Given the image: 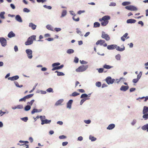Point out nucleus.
Returning <instances> with one entry per match:
<instances>
[{
  "label": "nucleus",
  "mask_w": 148,
  "mask_h": 148,
  "mask_svg": "<svg viewBox=\"0 0 148 148\" xmlns=\"http://www.w3.org/2000/svg\"><path fill=\"white\" fill-rule=\"evenodd\" d=\"M89 139L91 141H94L96 140L97 138L94 136L90 135L89 136Z\"/></svg>",
  "instance_id": "obj_33"
},
{
  "label": "nucleus",
  "mask_w": 148,
  "mask_h": 148,
  "mask_svg": "<svg viewBox=\"0 0 148 148\" xmlns=\"http://www.w3.org/2000/svg\"><path fill=\"white\" fill-rule=\"evenodd\" d=\"M103 67L104 69H108L113 68V66L109 65H107L106 64H105L103 66Z\"/></svg>",
  "instance_id": "obj_28"
},
{
  "label": "nucleus",
  "mask_w": 148,
  "mask_h": 148,
  "mask_svg": "<svg viewBox=\"0 0 148 148\" xmlns=\"http://www.w3.org/2000/svg\"><path fill=\"white\" fill-rule=\"evenodd\" d=\"M19 78V77L18 75H16L13 76L12 77H9L8 78V79L12 81L16 80Z\"/></svg>",
  "instance_id": "obj_13"
},
{
  "label": "nucleus",
  "mask_w": 148,
  "mask_h": 148,
  "mask_svg": "<svg viewBox=\"0 0 148 148\" xmlns=\"http://www.w3.org/2000/svg\"><path fill=\"white\" fill-rule=\"evenodd\" d=\"M74 50L72 49H69L66 51V53L68 54H71L73 53Z\"/></svg>",
  "instance_id": "obj_37"
},
{
  "label": "nucleus",
  "mask_w": 148,
  "mask_h": 148,
  "mask_svg": "<svg viewBox=\"0 0 148 148\" xmlns=\"http://www.w3.org/2000/svg\"><path fill=\"white\" fill-rule=\"evenodd\" d=\"M73 102V100L72 99H70L67 103L66 108L69 109L71 108V105Z\"/></svg>",
  "instance_id": "obj_11"
},
{
  "label": "nucleus",
  "mask_w": 148,
  "mask_h": 148,
  "mask_svg": "<svg viewBox=\"0 0 148 148\" xmlns=\"http://www.w3.org/2000/svg\"><path fill=\"white\" fill-rule=\"evenodd\" d=\"M63 99H60L56 101V102L55 104V105L56 106L62 105V103L63 102Z\"/></svg>",
  "instance_id": "obj_16"
},
{
  "label": "nucleus",
  "mask_w": 148,
  "mask_h": 148,
  "mask_svg": "<svg viewBox=\"0 0 148 148\" xmlns=\"http://www.w3.org/2000/svg\"><path fill=\"white\" fill-rule=\"evenodd\" d=\"M5 13L4 12H1L0 13V18L3 19H4L5 18V17L4 16V15L5 14Z\"/></svg>",
  "instance_id": "obj_31"
},
{
  "label": "nucleus",
  "mask_w": 148,
  "mask_h": 148,
  "mask_svg": "<svg viewBox=\"0 0 148 148\" xmlns=\"http://www.w3.org/2000/svg\"><path fill=\"white\" fill-rule=\"evenodd\" d=\"M125 8L128 10L132 11H136L138 10L136 7L132 5L126 6L125 7Z\"/></svg>",
  "instance_id": "obj_6"
},
{
  "label": "nucleus",
  "mask_w": 148,
  "mask_h": 148,
  "mask_svg": "<svg viewBox=\"0 0 148 148\" xmlns=\"http://www.w3.org/2000/svg\"><path fill=\"white\" fill-rule=\"evenodd\" d=\"M37 92L38 93H40L41 94H45L47 93L46 91L42 90L38 91H37Z\"/></svg>",
  "instance_id": "obj_42"
},
{
  "label": "nucleus",
  "mask_w": 148,
  "mask_h": 148,
  "mask_svg": "<svg viewBox=\"0 0 148 148\" xmlns=\"http://www.w3.org/2000/svg\"><path fill=\"white\" fill-rule=\"evenodd\" d=\"M29 26L33 30H35L36 28V25L32 23L29 24Z\"/></svg>",
  "instance_id": "obj_20"
},
{
  "label": "nucleus",
  "mask_w": 148,
  "mask_h": 148,
  "mask_svg": "<svg viewBox=\"0 0 148 148\" xmlns=\"http://www.w3.org/2000/svg\"><path fill=\"white\" fill-rule=\"evenodd\" d=\"M109 21H103L101 23V25L102 26H106L108 23Z\"/></svg>",
  "instance_id": "obj_39"
},
{
  "label": "nucleus",
  "mask_w": 148,
  "mask_h": 148,
  "mask_svg": "<svg viewBox=\"0 0 148 148\" xmlns=\"http://www.w3.org/2000/svg\"><path fill=\"white\" fill-rule=\"evenodd\" d=\"M129 88L128 86H125L124 85L122 86L120 88V90L121 91H125L127 90Z\"/></svg>",
  "instance_id": "obj_14"
},
{
  "label": "nucleus",
  "mask_w": 148,
  "mask_h": 148,
  "mask_svg": "<svg viewBox=\"0 0 148 148\" xmlns=\"http://www.w3.org/2000/svg\"><path fill=\"white\" fill-rule=\"evenodd\" d=\"M40 119L41 121V122H42V121H44V119H45V118H46V117L45 116H40Z\"/></svg>",
  "instance_id": "obj_52"
},
{
  "label": "nucleus",
  "mask_w": 148,
  "mask_h": 148,
  "mask_svg": "<svg viewBox=\"0 0 148 148\" xmlns=\"http://www.w3.org/2000/svg\"><path fill=\"white\" fill-rule=\"evenodd\" d=\"M116 50L119 51H124L125 49V47L123 45H122L121 46V47L119 46H117V45H116Z\"/></svg>",
  "instance_id": "obj_10"
},
{
  "label": "nucleus",
  "mask_w": 148,
  "mask_h": 148,
  "mask_svg": "<svg viewBox=\"0 0 148 148\" xmlns=\"http://www.w3.org/2000/svg\"><path fill=\"white\" fill-rule=\"evenodd\" d=\"M17 109H22L23 108V105L21 104L18 105L16 106Z\"/></svg>",
  "instance_id": "obj_48"
},
{
  "label": "nucleus",
  "mask_w": 148,
  "mask_h": 148,
  "mask_svg": "<svg viewBox=\"0 0 148 148\" xmlns=\"http://www.w3.org/2000/svg\"><path fill=\"white\" fill-rule=\"evenodd\" d=\"M115 80L114 79H112L110 76L108 77L106 79V81L107 84L108 85L113 84Z\"/></svg>",
  "instance_id": "obj_5"
},
{
  "label": "nucleus",
  "mask_w": 148,
  "mask_h": 148,
  "mask_svg": "<svg viewBox=\"0 0 148 148\" xmlns=\"http://www.w3.org/2000/svg\"><path fill=\"white\" fill-rule=\"evenodd\" d=\"M136 22V21L135 19H130L127 20L126 22L127 23H135Z\"/></svg>",
  "instance_id": "obj_23"
},
{
  "label": "nucleus",
  "mask_w": 148,
  "mask_h": 148,
  "mask_svg": "<svg viewBox=\"0 0 148 148\" xmlns=\"http://www.w3.org/2000/svg\"><path fill=\"white\" fill-rule=\"evenodd\" d=\"M14 51L15 52H17L18 51V48L16 45H15L14 47Z\"/></svg>",
  "instance_id": "obj_64"
},
{
  "label": "nucleus",
  "mask_w": 148,
  "mask_h": 148,
  "mask_svg": "<svg viewBox=\"0 0 148 148\" xmlns=\"http://www.w3.org/2000/svg\"><path fill=\"white\" fill-rule=\"evenodd\" d=\"M101 83L100 82H97L95 83V85L97 87H100L101 86Z\"/></svg>",
  "instance_id": "obj_43"
},
{
  "label": "nucleus",
  "mask_w": 148,
  "mask_h": 148,
  "mask_svg": "<svg viewBox=\"0 0 148 148\" xmlns=\"http://www.w3.org/2000/svg\"><path fill=\"white\" fill-rule=\"evenodd\" d=\"M88 65H82L79 66L77 69H76V71L77 72H82L86 71L88 68Z\"/></svg>",
  "instance_id": "obj_3"
},
{
  "label": "nucleus",
  "mask_w": 148,
  "mask_h": 148,
  "mask_svg": "<svg viewBox=\"0 0 148 148\" xmlns=\"http://www.w3.org/2000/svg\"><path fill=\"white\" fill-rule=\"evenodd\" d=\"M36 40V36L32 35L29 37L25 42V44L26 45H29L32 44L33 43V41Z\"/></svg>",
  "instance_id": "obj_1"
},
{
  "label": "nucleus",
  "mask_w": 148,
  "mask_h": 148,
  "mask_svg": "<svg viewBox=\"0 0 148 148\" xmlns=\"http://www.w3.org/2000/svg\"><path fill=\"white\" fill-rule=\"evenodd\" d=\"M8 36L9 38H12L15 37V34L12 31H11L8 34Z\"/></svg>",
  "instance_id": "obj_22"
},
{
  "label": "nucleus",
  "mask_w": 148,
  "mask_h": 148,
  "mask_svg": "<svg viewBox=\"0 0 148 148\" xmlns=\"http://www.w3.org/2000/svg\"><path fill=\"white\" fill-rule=\"evenodd\" d=\"M34 101V100L33 99L31 100L30 101L27 102V104L28 105H29L30 106H31L32 105Z\"/></svg>",
  "instance_id": "obj_40"
},
{
  "label": "nucleus",
  "mask_w": 148,
  "mask_h": 148,
  "mask_svg": "<svg viewBox=\"0 0 148 148\" xmlns=\"http://www.w3.org/2000/svg\"><path fill=\"white\" fill-rule=\"evenodd\" d=\"M57 75L58 76H64V74L62 72H59L57 74Z\"/></svg>",
  "instance_id": "obj_56"
},
{
  "label": "nucleus",
  "mask_w": 148,
  "mask_h": 148,
  "mask_svg": "<svg viewBox=\"0 0 148 148\" xmlns=\"http://www.w3.org/2000/svg\"><path fill=\"white\" fill-rule=\"evenodd\" d=\"M47 91L48 92H53V89L51 88H49L47 89L46 90V92Z\"/></svg>",
  "instance_id": "obj_47"
},
{
  "label": "nucleus",
  "mask_w": 148,
  "mask_h": 148,
  "mask_svg": "<svg viewBox=\"0 0 148 148\" xmlns=\"http://www.w3.org/2000/svg\"><path fill=\"white\" fill-rule=\"evenodd\" d=\"M85 123L87 124H89L90 123L91 121L90 120H85L84 121Z\"/></svg>",
  "instance_id": "obj_58"
},
{
  "label": "nucleus",
  "mask_w": 148,
  "mask_h": 148,
  "mask_svg": "<svg viewBox=\"0 0 148 148\" xmlns=\"http://www.w3.org/2000/svg\"><path fill=\"white\" fill-rule=\"evenodd\" d=\"M116 45H108L107 46V48L109 50H113L116 48Z\"/></svg>",
  "instance_id": "obj_15"
},
{
  "label": "nucleus",
  "mask_w": 148,
  "mask_h": 148,
  "mask_svg": "<svg viewBox=\"0 0 148 148\" xmlns=\"http://www.w3.org/2000/svg\"><path fill=\"white\" fill-rule=\"evenodd\" d=\"M100 26V24L97 22H95L94 24V27H98Z\"/></svg>",
  "instance_id": "obj_35"
},
{
  "label": "nucleus",
  "mask_w": 148,
  "mask_h": 148,
  "mask_svg": "<svg viewBox=\"0 0 148 148\" xmlns=\"http://www.w3.org/2000/svg\"><path fill=\"white\" fill-rule=\"evenodd\" d=\"M121 56L120 54H118L116 55L115 58L117 60H121Z\"/></svg>",
  "instance_id": "obj_38"
},
{
  "label": "nucleus",
  "mask_w": 148,
  "mask_h": 148,
  "mask_svg": "<svg viewBox=\"0 0 148 148\" xmlns=\"http://www.w3.org/2000/svg\"><path fill=\"white\" fill-rule=\"evenodd\" d=\"M139 80V79L137 78L134 79L132 80V82L134 83H137Z\"/></svg>",
  "instance_id": "obj_60"
},
{
  "label": "nucleus",
  "mask_w": 148,
  "mask_h": 148,
  "mask_svg": "<svg viewBox=\"0 0 148 148\" xmlns=\"http://www.w3.org/2000/svg\"><path fill=\"white\" fill-rule=\"evenodd\" d=\"M0 42L3 47H5L7 45V40L4 38H0Z\"/></svg>",
  "instance_id": "obj_8"
},
{
  "label": "nucleus",
  "mask_w": 148,
  "mask_h": 148,
  "mask_svg": "<svg viewBox=\"0 0 148 148\" xmlns=\"http://www.w3.org/2000/svg\"><path fill=\"white\" fill-rule=\"evenodd\" d=\"M46 28L49 30L53 31V28L52 26L50 24L47 25L46 26Z\"/></svg>",
  "instance_id": "obj_24"
},
{
  "label": "nucleus",
  "mask_w": 148,
  "mask_h": 148,
  "mask_svg": "<svg viewBox=\"0 0 148 148\" xmlns=\"http://www.w3.org/2000/svg\"><path fill=\"white\" fill-rule=\"evenodd\" d=\"M15 19L19 23L23 22L22 19L20 15L18 14L16 15L15 17Z\"/></svg>",
  "instance_id": "obj_12"
},
{
  "label": "nucleus",
  "mask_w": 148,
  "mask_h": 148,
  "mask_svg": "<svg viewBox=\"0 0 148 148\" xmlns=\"http://www.w3.org/2000/svg\"><path fill=\"white\" fill-rule=\"evenodd\" d=\"M60 64L59 62H56L53 63L52 65V66L53 68L52 69V71H54L56 70H58L57 66H59Z\"/></svg>",
  "instance_id": "obj_9"
},
{
  "label": "nucleus",
  "mask_w": 148,
  "mask_h": 148,
  "mask_svg": "<svg viewBox=\"0 0 148 148\" xmlns=\"http://www.w3.org/2000/svg\"><path fill=\"white\" fill-rule=\"evenodd\" d=\"M79 62H80V63L82 64H87L88 63V62H86V61H84L83 60H82V61L80 60Z\"/></svg>",
  "instance_id": "obj_53"
},
{
  "label": "nucleus",
  "mask_w": 148,
  "mask_h": 148,
  "mask_svg": "<svg viewBox=\"0 0 148 148\" xmlns=\"http://www.w3.org/2000/svg\"><path fill=\"white\" fill-rule=\"evenodd\" d=\"M31 108V106L27 105L25 107L24 109L25 111H27L29 110Z\"/></svg>",
  "instance_id": "obj_32"
},
{
  "label": "nucleus",
  "mask_w": 148,
  "mask_h": 148,
  "mask_svg": "<svg viewBox=\"0 0 148 148\" xmlns=\"http://www.w3.org/2000/svg\"><path fill=\"white\" fill-rule=\"evenodd\" d=\"M14 83V84H15V86L17 87H18V88H21L23 86L22 85H19L18 84V83L16 82H15Z\"/></svg>",
  "instance_id": "obj_45"
},
{
  "label": "nucleus",
  "mask_w": 148,
  "mask_h": 148,
  "mask_svg": "<svg viewBox=\"0 0 148 148\" xmlns=\"http://www.w3.org/2000/svg\"><path fill=\"white\" fill-rule=\"evenodd\" d=\"M34 95V94H30L25 96L26 99L32 97Z\"/></svg>",
  "instance_id": "obj_46"
},
{
  "label": "nucleus",
  "mask_w": 148,
  "mask_h": 148,
  "mask_svg": "<svg viewBox=\"0 0 148 148\" xmlns=\"http://www.w3.org/2000/svg\"><path fill=\"white\" fill-rule=\"evenodd\" d=\"M79 94V93L77 92H73L71 95H70L71 96L75 97Z\"/></svg>",
  "instance_id": "obj_34"
},
{
  "label": "nucleus",
  "mask_w": 148,
  "mask_h": 148,
  "mask_svg": "<svg viewBox=\"0 0 148 148\" xmlns=\"http://www.w3.org/2000/svg\"><path fill=\"white\" fill-rule=\"evenodd\" d=\"M43 7L46 8L48 9L49 10H51L52 8L50 6H47L46 5H43Z\"/></svg>",
  "instance_id": "obj_57"
},
{
  "label": "nucleus",
  "mask_w": 148,
  "mask_h": 148,
  "mask_svg": "<svg viewBox=\"0 0 148 148\" xmlns=\"http://www.w3.org/2000/svg\"><path fill=\"white\" fill-rule=\"evenodd\" d=\"M76 30V32L77 34H79L81 36H83L82 32L79 30L78 28H77Z\"/></svg>",
  "instance_id": "obj_41"
},
{
  "label": "nucleus",
  "mask_w": 148,
  "mask_h": 148,
  "mask_svg": "<svg viewBox=\"0 0 148 148\" xmlns=\"http://www.w3.org/2000/svg\"><path fill=\"white\" fill-rule=\"evenodd\" d=\"M97 70L98 71L99 73H103L104 70V69L102 68L97 69Z\"/></svg>",
  "instance_id": "obj_51"
},
{
  "label": "nucleus",
  "mask_w": 148,
  "mask_h": 148,
  "mask_svg": "<svg viewBox=\"0 0 148 148\" xmlns=\"http://www.w3.org/2000/svg\"><path fill=\"white\" fill-rule=\"evenodd\" d=\"M115 125L114 124H111L107 127V129L108 130H112L115 127Z\"/></svg>",
  "instance_id": "obj_19"
},
{
  "label": "nucleus",
  "mask_w": 148,
  "mask_h": 148,
  "mask_svg": "<svg viewBox=\"0 0 148 148\" xmlns=\"http://www.w3.org/2000/svg\"><path fill=\"white\" fill-rule=\"evenodd\" d=\"M59 138L60 139H62L66 138V136L64 135H61L59 136Z\"/></svg>",
  "instance_id": "obj_59"
},
{
  "label": "nucleus",
  "mask_w": 148,
  "mask_h": 148,
  "mask_svg": "<svg viewBox=\"0 0 148 148\" xmlns=\"http://www.w3.org/2000/svg\"><path fill=\"white\" fill-rule=\"evenodd\" d=\"M51 122V120H48L47 119H45L44 121H42L41 123L42 125H43L45 124H49Z\"/></svg>",
  "instance_id": "obj_25"
},
{
  "label": "nucleus",
  "mask_w": 148,
  "mask_h": 148,
  "mask_svg": "<svg viewBox=\"0 0 148 148\" xmlns=\"http://www.w3.org/2000/svg\"><path fill=\"white\" fill-rule=\"evenodd\" d=\"M137 120L135 119H134L131 123V125L132 126H134L137 123Z\"/></svg>",
  "instance_id": "obj_36"
},
{
  "label": "nucleus",
  "mask_w": 148,
  "mask_h": 148,
  "mask_svg": "<svg viewBox=\"0 0 148 148\" xmlns=\"http://www.w3.org/2000/svg\"><path fill=\"white\" fill-rule=\"evenodd\" d=\"M104 40H98L96 43V45H103V44L105 42Z\"/></svg>",
  "instance_id": "obj_18"
},
{
  "label": "nucleus",
  "mask_w": 148,
  "mask_h": 148,
  "mask_svg": "<svg viewBox=\"0 0 148 148\" xmlns=\"http://www.w3.org/2000/svg\"><path fill=\"white\" fill-rule=\"evenodd\" d=\"M42 109H36L34 108L31 111V113L32 114H34L35 113L40 112L42 111Z\"/></svg>",
  "instance_id": "obj_17"
},
{
  "label": "nucleus",
  "mask_w": 148,
  "mask_h": 148,
  "mask_svg": "<svg viewBox=\"0 0 148 148\" xmlns=\"http://www.w3.org/2000/svg\"><path fill=\"white\" fill-rule=\"evenodd\" d=\"M148 112V107L144 106L143 107V114H145Z\"/></svg>",
  "instance_id": "obj_27"
},
{
  "label": "nucleus",
  "mask_w": 148,
  "mask_h": 148,
  "mask_svg": "<svg viewBox=\"0 0 148 148\" xmlns=\"http://www.w3.org/2000/svg\"><path fill=\"white\" fill-rule=\"evenodd\" d=\"M143 117L145 119V120H146L148 118V114H144L143 116Z\"/></svg>",
  "instance_id": "obj_50"
},
{
  "label": "nucleus",
  "mask_w": 148,
  "mask_h": 148,
  "mask_svg": "<svg viewBox=\"0 0 148 148\" xmlns=\"http://www.w3.org/2000/svg\"><path fill=\"white\" fill-rule=\"evenodd\" d=\"M141 128L143 130H147V132H148V124H147L143 126Z\"/></svg>",
  "instance_id": "obj_29"
},
{
  "label": "nucleus",
  "mask_w": 148,
  "mask_h": 148,
  "mask_svg": "<svg viewBox=\"0 0 148 148\" xmlns=\"http://www.w3.org/2000/svg\"><path fill=\"white\" fill-rule=\"evenodd\" d=\"M130 3L129 2L125 1L122 3V4L123 6H125L130 4Z\"/></svg>",
  "instance_id": "obj_44"
},
{
  "label": "nucleus",
  "mask_w": 148,
  "mask_h": 148,
  "mask_svg": "<svg viewBox=\"0 0 148 148\" xmlns=\"http://www.w3.org/2000/svg\"><path fill=\"white\" fill-rule=\"evenodd\" d=\"M64 66L63 64H62L60 66H57L58 70L62 69Z\"/></svg>",
  "instance_id": "obj_62"
},
{
  "label": "nucleus",
  "mask_w": 148,
  "mask_h": 148,
  "mask_svg": "<svg viewBox=\"0 0 148 148\" xmlns=\"http://www.w3.org/2000/svg\"><path fill=\"white\" fill-rule=\"evenodd\" d=\"M116 3L114 2L111 3L109 5L110 6H116Z\"/></svg>",
  "instance_id": "obj_61"
},
{
  "label": "nucleus",
  "mask_w": 148,
  "mask_h": 148,
  "mask_svg": "<svg viewBox=\"0 0 148 148\" xmlns=\"http://www.w3.org/2000/svg\"><path fill=\"white\" fill-rule=\"evenodd\" d=\"M128 35V34L127 33H125L121 37V40L123 41H124L125 40V38H126Z\"/></svg>",
  "instance_id": "obj_30"
},
{
  "label": "nucleus",
  "mask_w": 148,
  "mask_h": 148,
  "mask_svg": "<svg viewBox=\"0 0 148 148\" xmlns=\"http://www.w3.org/2000/svg\"><path fill=\"white\" fill-rule=\"evenodd\" d=\"M25 52L27 54V57L29 59H31L33 57L32 51L30 49H27L25 50Z\"/></svg>",
  "instance_id": "obj_4"
},
{
  "label": "nucleus",
  "mask_w": 148,
  "mask_h": 148,
  "mask_svg": "<svg viewBox=\"0 0 148 148\" xmlns=\"http://www.w3.org/2000/svg\"><path fill=\"white\" fill-rule=\"evenodd\" d=\"M54 30L56 32H58L61 31V29L60 28H55L54 29Z\"/></svg>",
  "instance_id": "obj_63"
},
{
  "label": "nucleus",
  "mask_w": 148,
  "mask_h": 148,
  "mask_svg": "<svg viewBox=\"0 0 148 148\" xmlns=\"http://www.w3.org/2000/svg\"><path fill=\"white\" fill-rule=\"evenodd\" d=\"M110 17L109 16H103L102 18V20H103V21H108V20L110 19Z\"/></svg>",
  "instance_id": "obj_26"
},
{
  "label": "nucleus",
  "mask_w": 148,
  "mask_h": 148,
  "mask_svg": "<svg viewBox=\"0 0 148 148\" xmlns=\"http://www.w3.org/2000/svg\"><path fill=\"white\" fill-rule=\"evenodd\" d=\"M21 120L25 122H26L28 120V118L27 117H25L22 118L21 119Z\"/></svg>",
  "instance_id": "obj_49"
},
{
  "label": "nucleus",
  "mask_w": 148,
  "mask_h": 148,
  "mask_svg": "<svg viewBox=\"0 0 148 148\" xmlns=\"http://www.w3.org/2000/svg\"><path fill=\"white\" fill-rule=\"evenodd\" d=\"M23 11L24 12L28 13L30 12V11L27 8H24L23 9Z\"/></svg>",
  "instance_id": "obj_55"
},
{
  "label": "nucleus",
  "mask_w": 148,
  "mask_h": 148,
  "mask_svg": "<svg viewBox=\"0 0 148 148\" xmlns=\"http://www.w3.org/2000/svg\"><path fill=\"white\" fill-rule=\"evenodd\" d=\"M101 37L106 41H109L110 39L109 36L103 31L102 32Z\"/></svg>",
  "instance_id": "obj_7"
},
{
  "label": "nucleus",
  "mask_w": 148,
  "mask_h": 148,
  "mask_svg": "<svg viewBox=\"0 0 148 148\" xmlns=\"http://www.w3.org/2000/svg\"><path fill=\"white\" fill-rule=\"evenodd\" d=\"M37 85L38 83H36L35 84V85L34 86L32 89L29 91V93H31L32 92L35 90Z\"/></svg>",
  "instance_id": "obj_54"
},
{
  "label": "nucleus",
  "mask_w": 148,
  "mask_h": 148,
  "mask_svg": "<svg viewBox=\"0 0 148 148\" xmlns=\"http://www.w3.org/2000/svg\"><path fill=\"white\" fill-rule=\"evenodd\" d=\"M88 95L86 93L83 94L80 97L81 98H83L81 100L80 105H82L83 103L86 100H89L90 99L88 97Z\"/></svg>",
  "instance_id": "obj_2"
},
{
  "label": "nucleus",
  "mask_w": 148,
  "mask_h": 148,
  "mask_svg": "<svg viewBox=\"0 0 148 148\" xmlns=\"http://www.w3.org/2000/svg\"><path fill=\"white\" fill-rule=\"evenodd\" d=\"M67 12L66 10H63L61 13V15L60 18H62L65 16L67 15Z\"/></svg>",
  "instance_id": "obj_21"
}]
</instances>
